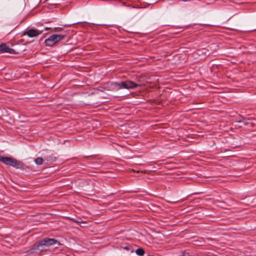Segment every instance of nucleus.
<instances>
[{
  "label": "nucleus",
  "mask_w": 256,
  "mask_h": 256,
  "mask_svg": "<svg viewBox=\"0 0 256 256\" xmlns=\"http://www.w3.org/2000/svg\"><path fill=\"white\" fill-rule=\"evenodd\" d=\"M65 34H53L44 41L46 46H52L65 38Z\"/></svg>",
  "instance_id": "nucleus-3"
},
{
  "label": "nucleus",
  "mask_w": 256,
  "mask_h": 256,
  "mask_svg": "<svg viewBox=\"0 0 256 256\" xmlns=\"http://www.w3.org/2000/svg\"><path fill=\"white\" fill-rule=\"evenodd\" d=\"M50 28H45V30H50Z\"/></svg>",
  "instance_id": "nucleus-12"
},
{
  "label": "nucleus",
  "mask_w": 256,
  "mask_h": 256,
  "mask_svg": "<svg viewBox=\"0 0 256 256\" xmlns=\"http://www.w3.org/2000/svg\"><path fill=\"white\" fill-rule=\"evenodd\" d=\"M42 31L35 29H30L27 30L26 34L30 38L36 36L42 33Z\"/></svg>",
  "instance_id": "nucleus-5"
},
{
  "label": "nucleus",
  "mask_w": 256,
  "mask_h": 256,
  "mask_svg": "<svg viewBox=\"0 0 256 256\" xmlns=\"http://www.w3.org/2000/svg\"><path fill=\"white\" fill-rule=\"evenodd\" d=\"M180 256H190V254L186 252H182Z\"/></svg>",
  "instance_id": "nucleus-9"
},
{
  "label": "nucleus",
  "mask_w": 256,
  "mask_h": 256,
  "mask_svg": "<svg viewBox=\"0 0 256 256\" xmlns=\"http://www.w3.org/2000/svg\"><path fill=\"white\" fill-rule=\"evenodd\" d=\"M62 30V28H54L53 31L55 32H58Z\"/></svg>",
  "instance_id": "nucleus-10"
},
{
  "label": "nucleus",
  "mask_w": 256,
  "mask_h": 256,
  "mask_svg": "<svg viewBox=\"0 0 256 256\" xmlns=\"http://www.w3.org/2000/svg\"><path fill=\"white\" fill-rule=\"evenodd\" d=\"M0 161L6 165L12 166L16 168H23L20 162L12 158L0 156Z\"/></svg>",
  "instance_id": "nucleus-2"
},
{
  "label": "nucleus",
  "mask_w": 256,
  "mask_h": 256,
  "mask_svg": "<svg viewBox=\"0 0 256 256\" xmlns=\"http://www.w3.org/2000/svg\"><path fill=\"white\" fill-rule=\"evenodd\" d=\"M124 249L126 250H129V247L128 246H126V247L124 248Z\"/></svg>",
  "instance_id": "nucleus-11"
},
{
  "label": "nucleus",
  "mask_w": 256,
  "mask_h": 256,
  "mask_svg": "<svg viewBox=\"0 0 256 256\" xmlns=\"http://www.w3.org/2000/svg\"><path fill=\"white\" fill-rule=\"evenodd\" d=\"M54 244L60 245V243L54 238H45L36 243L28 252L40 254L42 252L47 250L50 246Z\"/></svg>",
  "instance_id": "nucleus-1"
},
{
  "label": "nucleus",
  "mask_w": 256,
  "mask_h": 256,
  "mask_svg": "<svg viewBox=\"0 0 256 256\" xmlns=\"http://www.w3.org/2000/svg\"><path fill=\"white\" fill-rule=\"evenodd\" d=\"M0 50L2 52H7L11 54L16 53L14 49L9 48L6 44H2L0 46Z\"/></svg>",
  "instance_id": "nucleus-6"
},
{
  "label": "nucleus",
  "mask_w": 256,
  "mask_h": 256,
  "mask_svg": "<svg viewBox=\"0 0 256 256\" xmlns=\"http://www.w3.org/2000/svg\"><path fill=\"white\" fill-rule=\"evenodd\" d=\"M114 85L118 87L119 88H134L141 84L134 83L130 80H127L125 82H116L114 83Z\"/></svg>",
  "instance_id": "nucleus-4"
},
{
  "label": "nucleus",
  "mask_w": 256,
  "mask_h": 256,
  "mask_svg": "<svg viewBox=\"0 0 256 256\" xmlns=\"http://www.w3.org/2000/svg\"><path fill=\"white\" fill-rule=\"evenodd\" d=\"M244 124H248V122H244Z\"/></svg>",
  "instance_id": "nucleus-13"
},
{
  "label": "nucleus",
  "mask_w": 256,
  "mask_h": 256,
  "mask_svg": "<svg viewBox=\"0 0 256 256\" xmlns=\"http://www.w3.org/2000/svg\"><path fill=\"white\" fill-rule=\"evenodd\" d=\"M34 162L38 165H42L43 163V159L40 157L37 158L34 160Z\"/></svg>",
  "instance_id": "nucleus-8"
},
{
  "label": "nucleus",
  "mask_w": 256,
  "mask_h": 256,
  "mask_svg": "<svg viewBox=\"0 0 256 256\" xmlns=\"http://www.w3.org/2000/svg\"><path fill=\"white\" fill-rule=\"evenodd\" d=\"M136 253L138 256H142L144 254V250L142 248H139L136 250Z\"/></svg>",
  "instance_id": "nucleus-7"
}]
</instances>
